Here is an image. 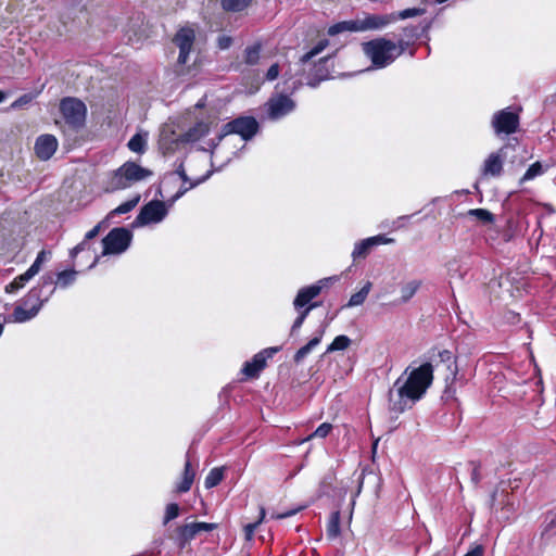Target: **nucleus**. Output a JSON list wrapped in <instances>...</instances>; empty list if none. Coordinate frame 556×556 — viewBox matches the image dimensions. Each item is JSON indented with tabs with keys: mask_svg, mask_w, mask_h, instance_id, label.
<instances>
[{
	"mask_svg": "<svg viewBox=\"0 0 556 556\" xmlns=\"http://www.w3.org/2000/svg\"><path fill=\"white\" fill-rule=\"evenodd\" d=\"M425 12H426L425 9L409 8V9L402 10L397 13H392V16L394 17V22H396L397 20H406V18L420 16V15L425 14Z\"/></svg>",
	"mask_w": 556,
	"mask_h": 556,
	"instance_id": "41",
	"label": "nucleus"
},
{
	"mask_svg": "<svg viewBox=\"0 0 556 556\" xmlns=\"http://www.w3.org/2000/svg\"><path fill=\"white\" fill-rule=\"evenodd\" d=\"M36 317V312L31 311L29 306L24 305V302L21 300L14 307L13 313L8 317L4 316L5 323H26Z\"/></svg>",
	"mask_w": 556,
	"mask_h": 556,
	"instance_id": "19",
	"label": "nucleus"
},
{
	"mask_svg": "<svg viewBox=\"0 0 556 556\" xmlns=\"http://www.w3.org/2000/svg\"><path fill=\"white\" fill-rule=\"evenodd\" d=\"M548 168H549L548 164H546L544 166L541 162H534L533 164H531L529 166V168L526 170V173L521 177L520 184L532 180V179L543 175Z\"/></svg>",
	"mask_w": 556,
	"mask_h": 556,
	"instance_id": "29",
	"label": "nucleus"
},
{
	"mask_svg": "<svg viewBox=\"0 0 556 556\" xmlns=\"http://www.w3.org/2000/svg\"><path fill=\"white\" fill-rule=\"evenodd\" d=\"M464 556H483V547L481 545H477L467 552Z\"/></svg>",
	"mask_w": 556,
	"mask_h": 556,
	"instance_id": "57",
	"label": "nucleus"
},
{
	"mask_svg": "<svg viewBox=\"0 0 556 556\" xmlns=\"http://www.w3.org/2000/svg\"><path fill=\"white\" fill-rule=\"evenodd\" d=\"M179 515V507L176 503H170L166 506L164 523L166 525L170 520L177 518Z\"/></svg>",
	"mask_w": 556,
	"mask_h": 556,
	"instance_id": "46",
	"label": "nucleus"
},
{
	"mask_svg": "<svg viewBox=\"0 0 556 556\" xmlns=\"http://www.w3.org/2000/svg\"><path fill=\"white\" fill-rule=\"evenodd\" d=\"M405 48L406 43L403 40L396 45L386 38H377L363 43L364 53L377 68L390 65L405 51Z\"/></svg>",
	"mask_w": 556,
	"mask_h": 556,
	"instance_id": "3",
	"label": "nucleus"
},
{
	"mask_svg": "<svg viewBox=\"0 0 556 556\" xmlns=\"http://www.w3.org/2000/svg\"><path fill=\"white\" fill-rule=\"evenodd\" d=\"M301 86V81L300 80H294L292 81V86L289 87V89H291L292 91L296 90L299 87Z\"/></svg>",
	"mask_w": 556,
	"mask_h": 556,
	"instance_id": "61",
	"label": "nucleus"
},
{
	"mask_svg": "<svg viewBox=\"0 0 556 556\" xmlns=\"http://www.w3.org/2000/svg\"><path fill=\"white\" fill-rule=\"evenodd\" d=\"M438 356L442 363H444L447 369L453 375V379H455L457 374L456 362L454 361L453 353L448 350L439 351Z\"/></svg>",
	"mask_w": 556,
	"mask_h": 556,
	"instance_id": "34",
	"label": "nucleus"
},
{
	"mask_svg": "<svg viewBox=\"0 0 556 556\" xmlns=\"http://www.w3.org/2000/svg\"><path fill=\"white\" fill-rule=\"evenodd\" d=\"M51 257V252L41 250L37 256L34 263L28 268L35 276L40 271L42 264L48 262Z\"/></svg>",
	"mask_w": 556,
	"mask_h": 556,
	"instance_id": "39",
	"label": "nucleus"
},
{
	"mask_svg": "<svg viewBox=\"0 0 556 556\" xmlns=\"http://www.w3.org/2000/svg\"><path fill=\"white\" fill-rule=\"evenodd\" d=\"M199 533L202 531L210 532L216 528L215 523L208 522H195Z\"/></svg>",
	"mask_w": 556,
	"mask_h": 556,
	"instance_id": "54",
	"label": "nucleus"
},
{
	"mask_svg": "<svg viewBox=\"0 0 556 556\" xmlns=\"http://www.w3.org/2000/svg\"><path fill=\"white\" fill-rule=\"evenodd\" d=\"M199 533L195 522L187 523L178 529L179 539L186 543L195 538Z\"/></svg>",
	"mask_w": 556,
	"mask_h": 556,
	"instance_id": "33",
	"label": "nucleus"
},
{
	"mask_svg": "<svg viewBox=\"0 0 556 556\" xmlns=\"http://www.w3.org/2000/svg\"><path fill=\"white\" fill-rule=\"evenodd\" d=\"M210 124L206 122H199L186 132L187 141H198L208 135Z\"/></svg>",
	"mask_w": 556,
	"mask_h": 556,
	"instance_id": "25",
	"label": "nucleus"
},
{
	"mask_svg": "<svg viewBox=\"0 0 556 556\" xmlns=\"http://www.w3.org/2000/svg\"><path fill=\"white\" fill-rule=\"evenodd\" d=\"M295 109V102L288 96L278 94L267 102V112L270 119L277 121Z\"/></svg>",
	"mask_w": 556,
	"mask_h": 556,
	"instance_id": "13",
	"label": "nucleus"
},
{
	"mask_svg": "<svg viewBox=\"0 0 556 556\" xmlns=\"http://www.w3.org/2000/svg\"><path fill=\"white\" fill-rule=\"evenodd\" d=\"M35 275L27 269L24 274L14 278L9 285L5 286L4 290L7 293H15L22 289Z\"/></svg>",
	"mask_w": 556,
	"mask_h": 556,
	"instance_id": "28",
	"label": "nucleus"
},
{
	"mask_svg": "<svg viewBox=\"0 0 556 556\" xmlns=\"http://www.w3.org/2000/svg\"><path fill=\"white\" fill-rule=\"evenodd\" d=\"M109 225V222L106 219H103L101 220L99 224H97L92 229H90L86 236H85V239L90 241L91 239H93L94 237L98 236V233L100 232V230L104 227H108Z\"/></svg>",
	"mask_w": 556,
	"mask_h": 556,
	"instance_id": "47",
	"label": "nucleus"
},
{
	"mask_svg": "<svg viewBox=\"0 0 556 556\" xmlns=\"http://www.w3.org/2000/svg\"><path fill=\"white\" fill-rule=\"evenodd\" d=\"M393 240L390 238H387L383 235H377L374 237L366 238L364 240H361L355 243L352 257L354 261L358 258H365L372 248L380 245V244H388L392 242Z\"/></svg>",
	"mask_w": 556,
	"mask_h": 556,
	"instance_id": "17",
	"label": "nucleus"
},
{
	"mask_svg": "<svg viewBox=\"0 0 556 556\" xmlns=\"http://www.w3.org/2000/svg\"><path fill=\"white\" fill-rule=\"evenodd\" d=\"M167 213L168 210L164 202L152 200L141 207L134 226L159 224L166 217Z\"/></svg>",
	"mask_w": 556,
	"mask_h": 556,
	"instance_id": "10",
	"label": "nucleus"
},
{
	"mask_svg": "<svg viewBox=\"0 0 556 556\" xmlns=\"http://www.w3.org/2000/svg\"><path fill=\"white\" fill-rule=\"evenodd\" d=\"M327 78H328L327 73H325V74H319L318 78H309V79H308V81H307V85H308L309 87L315 88V87H317V86H318V84H319L321 80H325V79H327Z\"/></svg>",
	"mask_w": 556,
	"mask_h": 556,
	"instance_id": "56",
	"label": "nucleus"
},
{
	"mask_svg": "<svg viewBox=\"0 0 556 556\" xmlns=\"http://www.w3.org/2000/svg\"><path fill=\"white\" fill-rule=\"evenodd\" d=\"M58 146V140L53 135H41L36 139L35 142L36 155L40 160L47 161L51 159L55 153Z\"/></svg>",
	"mask_w": 556,
	"mask_h": 556,
	"instance_id": "18",
	"label": "nucleus"
},
{
	"mask_svg": "<svg viewBox=\"0 0 556 556\" xmlns=\"http://www.w3.org/2000/svg\"><path fill=\"white\" fill-rule=\"evenodd\" d=\"M433 367L425 363L408 372V368L396 379L390 390V409L402 414L418 402L431 386Z\"/></svg>",
	"mask_w": 556,
	"mask_h": 556,
	"instance_id": "1",
	"label": "nucleus"
},
{
	"mask_svg": "<svg viewBox=\"0 0 556 556\" xmlns=\"http://www.w3.org/2000/svg\"><path fill=\"white\" fill-rule=\"evenodd\" d=\"M332 430V425L329 422L321 424L313 433H311L308 437L303 439L301 443L309 441L313 438H326L330 431Z\"/></svg>",
	"mask_w": 556,
	"mask_h": 556,
	"instance_id": "42",
	"label": "nucleus"
},
{
	"mask_svg": "<svg viewBox=\"0 0 556 556\" xmlns=\"http://www.w3.org/2000/svg\"><path fill=\"white\" fill-rule=\"evenodd\" d=\"M505 159V148H501L497 151L490 153L483 162L481 174L485 177H500L503 173Z\"/></svg>",
	"mask_w": 556,
	"mask_h": 556,
	"instance_id": "16",
	"label": "nucleus"
},
{
	"mask_svg": "<svg viewBox=\"0 0 556 556\" xmlns=\"http://www.w3.org/2000/svg\"><path fill=\"white\" fill-rule=\"evenodd\" d=\"M326 46H327V41L326 40L319 41L312 50H309L307 53H305L301 58V62L303 64L308 62L311 59H313L314 56L319 54L326 48Z\"/></svg>",
	"mask_w": 556,
	"mask_h": 556,
	"instance_id": "45",
	"label": "nucleus"
},
{
	"mask_svg": "<svg viewBox=\"0 0 556 556\" xmlns=\"http://www.w3.org/2000/svg\"><path fill=\"white\" fill-rule=\"evenodd\" d=\"M90 250V243L88 240L84 239L80 243H78L76 247H74L71 250V257L74 258L77 256L78 253Z\"/></svg>",
	"mask_w": 556,
	"mask_h": 556,
	"instance_id": "49",
	"label": "nucleus"
},
{
	"mask_svg": "<svg viewBox=\"0 0 556 556\" xmlns=\"http://www.w3.org/2000/svg\"><path fill=\"white\" fill-rule=\"evenodd\" d=\"M327 59H323L320 60V62L318 63V65L316 66V72L319 74V72L321 71V67L327 63Z\"/></svg>",
	"mask_w": 556,
	"mask_h": 556,
	"instance_id": "60",
	"label": "nucleus"
},
{
	"mask_svg": "<svg viewBox=\"0 0 556 556\" xmlns=\"http://www.w3.org/2000/svg\"><path fill=\"white\" fill-rule=\"evenodd\" d=\"M265 515H266L265 508L261 507L258 520H256L255 522L249 523L244 527V534H245V539L248 541H251L253 539L255 530L258 527V525L264 520Z\"/></svg>",
	"mask_w": 556,
	"mask_h": 556,
	"instance_id": "43",
	"label": "nucleus"
},
{
	"mask_svg": "<svg viewBox=\"0 0 556 556\" xmlns=\"http://www.w3.org/2000/svg\"><path fill=\"white\" fill-rule=\"evenodd\" d=\"M545 522V531H549L556 526V518L554 517V513H548L546 515Z\"/></svg>",
	"mask_w": 556,
	"mask_h": 556,
	"instance_id": "55",
	"label": "nucleus"
},
{
	"mask_svg": "<svg viewBox=\"0 0 556 556\" xmlns=\"http://www.w3.org/2000/svg\"><path fill=\"white\" fill-rule=\"evenodd\" d=\"M421 282L419 280H410L401 286V298L395 302V304H404L407 303L418 291Z\"/></svg>",
	"mask_w": 556,
	"mask_h": 556,
	"instance_id": "23",
	"label": "nucleus"
},
{
	"mask_svg": "<svg viewBox=\"0 0 556 556\" xmlns=\"http://www.w3.org/2000/svg\"><path fill=\"white\" fill-rule=\"evenodd\" d=\"M326 326H321L315 333V336L301 349L296 351L294 354V362L301 363L311 352L312 350L317 346L324 334H325Z\"/></svg>",
	"mask_w": 556,
	"mask_h": 556,
	"instance_id": "22",
	"label": "nucleus"
},
{
	"mask_svg": "<svg viewBox=\"0 0 556 556\" xmlns=\"http://www.w3.org/2000/svg\"><path fill=\"white\" fill-rule=\"evenodd\" d=\"M467 214L483 224H491L494 222V215L485 208H472L469 210Z\"/></svg>",
	"mask_w": 556,
	"mask_h": 556,
	"instance_id": "37",
	"label": "nucleus"
},
{
	"mask_svg": "<svg viewBox=\"0 0 556 556\" xmlns=\"http://www.w3.org/2000/svg\"><path fill=\"white\" fill-rule=\"evenodd\" d=\"M30 101H31V96L24 94L12 103V108H14V109L22 108L23 105L29 103Z\"/></svg>",
	"mask_w": 556,
	"mask_h": 556,
	"instance_id": "53",
	"label": "nucleus"
},
{
	"mask_svg": "<svg viewBox=\"0 0 556 556\" xmlns=\"http://www.w3.org/2000/svg\"><path fill=\"white\" fill-rule=\"evenodd\" d=\"M410 218L408 215H404L397 218L396 223L407 222Z\"/></svg>",
	"mask_w": 556,
	"mask_h": 556,
	"instance_id": "62",
	"label": "nucleus"
},
{
	"mask_svg": "<svg viewBox=\"0 0 556 556\" xmlns=\"http://www.w3.org/2000/svg\"><path fill=\"white\" fill-rule=\"evenodd\" d=\"M278 76H279V65L273 64L266 73V79L275 80Z\"/></svg>",
	"mask_w": 556,
	"mask_h": 556,
	"instance_id": "52",
	"label": "nucleus"
},
{
	"mask_svg": "<svg viewBox=\"0 0 556 556\" xmlns=\"http://www.w3.org/2000/svg\"><path fill=\"white\" fill-rule=\"evenodd\" d=\"M251 0H222V7L226 11L240 12L244 10Z\"/></svg>",
	"mask_w": 556,
	"mask_h": 556,
	"instance_id": "36",
	"label": "nucleus"
},
{
	"mask_svg": "<svg viewBox=\"0 0 556 556\" xmlns=\"http://www.w3.org/2000/svg\"><path fill=\"white\" fill-rule=\"evenodd\" d=\"M223 478H224L223 468H218V467L213 468L207 473L205 481H204V485L206 489H212V488L218 485L222 482Z\"/></svg>",
	"mask_w": 556,
	"mask_h": 556,
	"instance_id": "32",
	"label": "nucleus"
},
{
	"mask_svg": "<svg viewBox=\"0 0 556 556\" xmlns=\"http://www.w3.org/2000/svg\"><path fill=\"white\" fill-rule=\"evenodd\" d=\"M52 275H53V283L52 285H54L52 289H54V290L56 288L67 289L75 283L78 271L75 270L74 268H71V269H65V270L59 271L55 275L54 274H52Z\"/></svg>",
	"mask_w": 556,
	"mask_h": 556,
	"instance_id": "21",
	"label": "nucleus"
},
{
	"mask_svg": "<svg viewBox=\"0 0 556 556\" xmlns=\"http://www.w3.org/2000/svg\"><path fill=\"white\" fill-rule=\"evenodd\" d=\"M520 124L518 111L511 106L495 112L491 118V126L496 136L515 134Z\"/></svg>",
	"mask_w": 556,
	"mask_h": 556,
	"instance_id": "8",
	"label": "nucleus"
},
{
	"mask_svg": "<svg viewBox=\"0 0 556 556\" xmlns=\"http://www.w3.org/2000/svg\"><path fill=\"white\" fill-rule=\"evenodd\" d=\"M52 283L53 275L52 273H47L41 277L40 283L37 287L31 288L22 299L24 305L29 306L31 311L36 312V316L38 315L42 305L48 302V300L54 293V289L46 290V288L52 286Z\"/></svg>",
	"mask_w": 556,
	"mask_h": 556,
	"instance_id": "7",
	"label": "nucleus"
},
{
	"mask_svg": "<svg viewBox=\"0 0 556 556\" xmlns=\"http://www.w3.org/2000/svg\"><path fill=\"white\" fill-rule=\"evenodd\" d=\"M60 112L71 128L78 130L85 126L87 106L81 100L71 97L62 99Z\"/></svg>",
	"mask_w": 556,
	"mask_h": 556,
	"instance_id": "6",
	"label": "nucleus"
},
{
	"mask_svg": "<svg viewBox=\"0 0 556 556\" xmlns=\"http://www.w3.org/2000/svg\"><path fill=\"white\" fill-rule=\"evenodd\" d=\"M316 306H317V304L313 303V304L308 305L306 308L298 311L299 316L295 318V320L293 321V325L291 326V331H290L291 336H293L302 327V325H303L305 318L307 317V315L309 314V312Z\"/></svg>",
	"mask_w": 556,
	"mask_h": 556,
	"instance_id": "40",
	"label": "nucleus"
},
{
	"mask_svg": "<svg viewBox=\"0 0 556 556\" xmlns=\"http://www.w3.org/2000/svg\"><path fill=\"white\" fill-rule=\"evenodd\" d=\"M5 99L4 92L0 91V103Z\"/></svg>",
	"mask_w": 556,
	"mask_h": 556,
	"instance_id": "64",
	"label": "nucleus"
},
{
	"mask_svg": "<svg viewBox=\"0 0 556 556\" xmlns=\"http://www.w3.org/2000/svg\"><path fill=\"white\" fill-rule=\"evenodd\" d=\"M394 23L392 13L390 14H367L362 18L355 21L340 22L329 28L330 35L349 31H365L382 29L388 25Z\"/></svg>",
	"mask_w": 556,
	"mask_h": 556,
	"instance_id": "4",
	"label": "nucleus"
},
{
	"mask_svg": "<svg viewBox=\"0 0 556 556\" xmlns=\"http://www.w3.org/2000/svg\"><path fill=\"white\" fill-rule=\"evenodd\" d=\"M147 143H148V134H141L137 132L134 135L130 140L127 143V147L130 151L135 153L142 154L147 150Z\"/></svg>",
	"mask_w": 556,
	"mask_h": 556,
	"instance_id": "27",
	"label": "nucleus"
},
{
	"mask_svg": "<svg viewBox=\"0 0 556 556\" xmlns=\"http://www.w3.org/2000/svg\"><path fill=\"white\" fill-rule=\"evenodd\" d=\"M336 280V276L323 278L314 285L300 289L293 301L294 308L296 311L306 308L308 305H311L309 302L316 296H318L324 288H326L330 282Z\"/></svg>",
	"mask_w": 556,
	"mask_h": 556,
	"instance_id": "12",
	"label": "nucleus"
},
{
	"mask_svg": "<svg viewBox=\"0 0 556 556\" xmlns=\"http://www.w3.org/2000/svg\"><path fill=\"white\" fill-rule=\"evenodd\" d=\"M195 39L194 30L189 27L180 28L174 37L175 45L179 48L178 63H187Z\"/></svg>",
	"mask_w": 556,
	"mask_h": 556,
	"instance_id": "15",
	"label": "nucleus"
},
{
	"mask_svg": "<svg viewBox=\"0 0 556 556\" xmlns=\"http://www.w3.org/2000/svg\"><path fill=\"white\" fill-rule=\"evenodd\" d=\"M98 263V256L94 257L93 262L91 263V265L89 266V268H92L96 266V264Z\"/></svg>",
	"mask_w": 556,
	"mask_h": 556,
	"instance_id": "63",
	"label": "nucleus"
},
{
	"mask_svg": "<svg viewBox=\"0 0 556 556\" xmlns=\"http://www.w3.org/2000/svg\"><path fill=\"white\" fill-rule=\"evenodd\" d=\"M132 233L124 227L113 228L103 239V255L122 254L130 245Z\"/></svg>",
	"mask_w": 556,
	"mask_h": 556,
	"instance_id": "9",
	"label": "nucleus"
},
{
	"mask_svg": "<svg viewBox=\"0 0 556 556\" xmlns=\"http://www.w3.org/2000/svg\"><path fill=\"white\" fill-rule=\"evenodd\" d=\"M211 173L207 172L204 176H202L201 178L190 182L189 187H181L177 193L173 197L172 199V203H174L176 200H178L180 197H182L188 190L197 187L198 185L204 182L208 177H210Z\"/></svg>",
	"mask_w": 556,
	"mask_h": 556,
	"instance_id": "44",
	"label": "nucleus"
},
{
	"mask_svg": "<svg viewBox=\"0 0 556 556\" xmlns=\"http://www.w3.org/2000/svg\"><path fill=\"white\" fill-rule=\"evenodd\" d=\"M491 509L495 513L501 511V518L507 520L514 513L513 496L506 489H496L491 495Z\"/></svg>",
	"mask_w": 556,
	"mask_h": 556,
	"instance_id": "14",
	"label": "nucleus"
},
{
	"mask_svg": "<svg viewBox=\"0 0 556 556\" xmlns=\"http://www.w3.org/2000/svg\"><path fill=\"white\" fill-rule=\"evenodd\" d=\"M258 131V123L252 116H240L235 118L223 126L220 134L217 136V141L210 140L207 147L202 150L208 151L215 149L218 143L228 135H239L242 140L248 141L252 139Z\"/></svg>",
	"mask_w": 556,
	"mask_h": 556,
	"instance_id": "5",
	"label": "nucleus"
},
{
	"mask_svg": "<svg viewBox=\"0 0 556 556\" xmlns=\"http://www.w3.org/2000/svg\"><path fill=\"white\" fill-rule=\"evenodd\" d=\"M152 175L153 173L150 169L140 166L136 162L127 161L108 175L104 181V190L106 192L125 190L137 182L149 179Z\"/></svg>",
	"mask_w": 556,
	"mask_h": 556,
	"instance_id": "2",
	"label": "nucleus"
},
{
	"mask_svg": "<svg viewBox=\"0 0 556 556\" xmlns=\"http://www.w3.org/2000/svg\"><path fill=\"white\" fill-rule=\"evenodd\" d=\"M194 476H195V473H194L193 469L191 468V463L189 459H187L186 464H185L182 479L177 484V491L179 493L188 492L191 489V485L194 480Z\"/></svg>",
	"mask_w": 556,
	"mask_h": 556,
	"instance_id": "24",
	"label": "nucleus"
},
{
	"mask_svg": "<svg viewBox=\"0 0 556 556\" xmlns=\"http://www.w3.org/2000/svg\"><path fill=\"white\" fill-rule=\"evenodd\" d=\"M261 54V45L255 43L253 46L247 47L244 51V61L247 64L254 65L258 62Z\"/></svg>",
	"mask_w": 556,
	"mask_h": 556,
	"instance_id": "38",
	"label": "nucleus"
},
{
	"mask_svg": "<svg viewBox=\"0 0 556 556\" xmlns=\"http://www.w3.org/2000/svg\"><path fill=\"white\" fill-rule=\"evenodd\" d=\"M140 201V195L137 194L135 195L134 198L125 201L124 203L119 204L117 207H115L114 210H112L108 216L105 217V219L109 222L111 220L113 217H115L116 215H122V214H126L130 211H132L137 204L139 203Z\"/></svg>",
	"mask_w": 556,
	"mask_h": 556,
	"instance_id": "26",
	"label": "nucleus"
},
{
	"mask_svg": "<svg viewBox=\"0 0 556 556\" xmlns=\"http://www.w3.org/2000/svg\"><path fill=\"white\" fill-rule=\"evenodd\" d=\"M470 465L472 466L470 475L471 481L475 485H478L482 479L480 473V464L476 462H470Z\"/></svg>",
	"mask_w": 556,
	"mask_h": 556,
	"instance_id": "48",
	"label": "nucleus"
},
{
	"mask_svg": "<svg viewBox=\"0 0 556 556\" xmlns=\"http://www.w3.org/2000/svg\"><path fill=\"white\" fill-rule=\"evenodd\" d=\"M298 511H299V509H291V510L283 511L281 514L273 515L271 518L283 519V518H288V517L295 515Z\"/></svg>",
	"mask_w": 556,
	"mask_h": 556,
	"instance_id": "58",
	"label": "nucleus"
},
{
	"mask_svg": "<svg viewBox=\"0 0 556 556\" xmlns=\"http://www.w3.org/2000/svg\"><path fill=\"white\" fill-rule=\"evenodd\" d=\"M351 344V339L348 336L340 334L334 338L330 345L327 348V353L343 351L348 349Z\"/></svg>",
	"mask_w": 556,
	"mask_h": 556,
	"instance_id": "35",
	"label": "nucleus"
},
{
	"mask_svg": "<svg viewBox=\"0 0 556 556\" xmlns=\"http://www.w3.org/2000/svg\"><path fill=\"white\" fill-rule=\"evenodd\" d=\"M232 43V39L229 36H220L217 40V46L220 50L228 49Z\"/></svg>",
	"mask_w": 556,
	"mask_h": 556,
	"instance_id": "51",
	"label": "nucleus"
},
{
	"mask_svg": "<svg viewBox=\"0 0 556 556\" xmlns=\"http://www.w3.org/2000/svg\"><path fill=\"white\" fill-rule=\"evenodd\" d=\"M336 477L333 475V472H328L327 475H325V477L323 478L321 482H320V485L321 488L324 489L323 492L326 493V488H331L332 486V483L334 481Z\"/></svg>",
	"mask_w": 556,
	"mask_h": 556,
	"instance_id": "50",
	"label": "nucleus"
},
{
	"mask_svg": "<svg viewBox=\"0 0 556 556\" xmlns=\"http://www.w3.org/2000/svg\"><path fill=\"white\" fill-rule=\"evenodd\" d=\"M281 350V346L266 348L256 353L251 361L244 363L241 371L248 378H256L260 372L266 367L267 359L271 358L276 353Z\"/></svg>",
	"mask_w": 556,
	"mask_h": 556,
	"instance_id": "11",
	"label": "nucleus"
},
{
	"mask_svg": "<svg viewBox=\"0 0 556 556\" xmlns=\"http://www.w3.org/2000/svg\"><path fill=\"white\" fill-rule=\"evenodd\" d=\"M371 286H372L371 282L367 281L358 292L352 294L349 300L348 306L353 307V306L362 305L365 302V300L367 299V296L371 290Z\"/></svg>",
	"mask_w": 556,
	"mask_h": 556,
	"instance_id": "30",
	"label": "nucleus"
},
{
	"mask_svg": "<svg viewBox=\"0 0 556 556\" xmlns=\"http://www.w3.org/2000/svg\"><path fill=\"white\" fill-rule=\"evenodd\" d=\"M177 175L182 179L184 182L190 181L189 177L186 174V170L184 168V165L180 164L176 170Z\"/></svg>",
	"mask_w": 556,
	"mask_h": 556,
	"instance_id": "59",
	"label": "nucleus"
},
{
	"mask_svg": "<svg viewBox=\"0 0 556 556\" xmlns=\"http://www.w3.org/2000/svg\"><path fill=\"white\" fill-rule=\"evenodd\" d=\"M340 534V513L334 511L330 515L327 525V536L329 539H336Z\"/></svg>",
	"mask_w": 556,
	"mask_h": 556,
	"instance_id": "31",
	"label": "nucleus"
},
{
	"mask_svg": "<svg viewBox=\"0 0 556 556\" xmlns=\"http://www.w3.org/2000/svg\"><path fill=\"white\" fill-rule=\"evenodd\" d=\"M36 317V312L31 311L29 306L24 305V302L21 300L14 307L13 313L8 317L4 316L5 323H26Z\"/></svg>",
	"mask_w": 556,
	"mask_h": 556,
	"instance_id": "20",
	"label": "nucleus"
}]
</instances>
